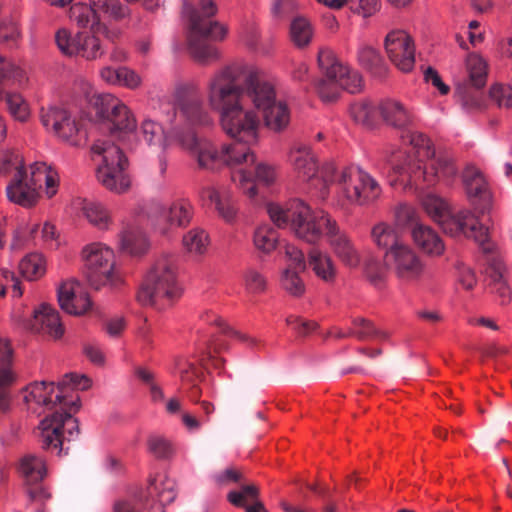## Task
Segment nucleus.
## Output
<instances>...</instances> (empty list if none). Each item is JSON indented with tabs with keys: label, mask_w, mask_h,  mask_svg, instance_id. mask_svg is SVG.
<instances>
[{
	"label": "nucleus",
	"mask_w": 512,
	"mask_h": 512,
	"mask_svg": "<svg viewBox=\"0 0 512 512\" xmlns=\"http://www.w3.org/2000/svg\"><path fill=\"white\" fill-rule=\"evenodd\" d=\"M244 95L263 110L268 128H286L290 123L287 105L275 103L274 87L261 80L256 68L234 63L217 72L209 83V103L219 113L222 128H258L257 114L243 109Z\"/></svg>",
	"instance_id": "nucleus-1"
},
{
	"label": "nucleus",
	"mask_w": 512,
	"mask_h": 512,
	"mask_svg": "<svg viewBox=\"0 0 512 512\" xmlns=\"http://www.w3.org/2000/svg\"><path fill=\"white\" fill-rule=\"evenodd\" d=\"M267 212L277 227L289 228L297 238L309 244H316L325 235L333 253L345 266L355 268L360 264L359 252L328 213L312 211L300 200L290 202L285 208L268 204Z\"/></svg>",
	"instance_id": "nucleus-2"
},
{
	"label": "nucleus",
	"mask_w": 512,
	"mask_h": 512,
	"mask_svg": "<svg viewBox=\"0 0 512 512\" xmlns=\"http://www.w3.org/2000/svg\"><path fill=\"white\" fill-rule=\"evenodd\" d=\"M401 136L415 150L417 159L401 151L393 152L379 165L380 171L387 175L390 184L397 181L418 185L420 181L433 184L440 176L453 178L457 168L453 158L447 152H436L430 139L420 130H404Z\"/></svg>",
	"instance_id": "nucleus-3"
},
{
	"label": "nucleus",
	"mask_w": 512,
	"mask_h": 512,
	"mask_svg": "<svg viewBox=\"0 0 512 512\" xmlns=\"http://www.w3.org/2000/svg\"><path fill=\"white\" fill-rule=\"evenodd\" d=\"M231 142L223 145L219 160L213 170L221 164L231 169V180L248 197L257 195L256 182L269 186L276 180L277 173L273 166L266 163L255 165V155L251 147L257 144L258 130H227Z\"/></svg>",
	"instance_id": "nucleus-4"
},
{
	"label": "nucleus",
	"mask_w": 512,
	"mask_h": 512,
	"mask_svg": "<svg viewBox=\"0 0 512 512\" xmlns=\"http://www.w3.org/2000/svg\"><path fill=\"white\" fill-rule=\"evenodd\" d=\"M135 130H105L91 147L94 155L101 156L96 168L97 181L107 190L123 194L130 189L129 161L125 150L131 147Z\"/></svg>",
	"instance_id": "nucleus-5"
},
{
	"label": "nucleus",
	"mask_w": 512,
	"mask_h": 512,
	"mask_svg": "<svg viewBox=\"0 0 512 512\" xmlns=\"http://www.w3.org/2000/svg\"><path fill=\"white\" fill-rule=\"evenodd\" d=\"M181 295L176 258L163 254L152 265L137 293L141 305L164 309Z\"/></svg>",
	"instance_id": "nucleus-6"
},
{
	"label": "nucleus",
	"mask_w": 512,
	"mask_h": 512,
	"mask_svg": "<svg viewBox=\"0 0 512 512\" xmlns=\"http://www.w3.org/2000/svg\"><path fill=\"white\" fill-rule=\"evenodd\" d=\"M422 207L443 232L451 237L464 236L477 243H483L488 238V228L478 221L470 209L453 212L445 199L433 193L423 196Z\"/></svg>",
	"instance_id": "nucleus-7"
},
{
	"label": "nucleus",
	"mask_w": 512,
	"mask_h": 512,
	"mask_svg": "<svg viewBox=\"0 0 512 512\" xmlns=\"http://www.w3.org/2000/svg\"><path fill=\"white\" fill-rule=\"evenodd\" d=\"M144 140L155 150H164L179 144L189 150L197 159L200 168L213 170L219 160L213 145L200 136L196 130H142Z\"/></svg>",
	"instance_id": "nucleus-8"
},
{
	"label": "nucleus",
	"mask_w": 512,
	"mask_h": 512,
	"mask_svg": "<svg viewBox=\"0 0 512 512\" xmlns=\"http://www.w3.org/2000/svg\"><path fill=\"white\" fill-rule=\"evenodd\" d=\"M339 201L342 205L367 206L381 196L378 181L363 169L355 166L344 168L338 178Z\"/></svg>",
	"instance_id": "nucleus-9"
},
{
	"label": "nucleus",
	"mask_w": 512,
	"mask_h": 512,
	"mask_svg": "<svg viewBox=\"0 0 512 512\" xmlns=\"http://www.w3.org/2000/svg\"><path fill=\"white\" fill-rule=\"evenodd\" d=\"M41 447L61 455L64 441H71L79 434V424L70 412H54L46 416L39 425Z\"/></svg>",
	"instance_id": "nucleus-10"
},
{
	"label": "nucleus",
	"mask_w": 512,
	"mask_h": 512,
	"mask_svg": "<svg viewBox=\"0 0 512 512\" xmlns=\"http://www.w3.org/2000/svg\"><path fill=\"white\" fill-rule=\"evenodd\" d=\"M83 258L85 277L91 287L98 290L107 284L115 285L114 253L109 247L100 243L91 244L84 248Z\"/></svg>",
	"instance_id": "nucleus-11"
},
{
	"label": "nucleus",
	"mask_w": 512,
	"mask_h": 512,
	"mask_svg": "<svg viewBox=\"0 0 512 512\" xmlns=\"http://www.w3.org/2000/svg\"><path fill=\"white\" fill-rule=\"evenodd\" d=\"M385 262L402 281H414L421 277L424 264L417 253L406 243L388 250Z\"/></svg>",
	"instance_id": "nucleus-12"
},
{
	"label": "nucleus",
	"mask_w": 512,
	"mask_h": 512,
	"mask_svg": "<svg viewBox=\"0 0 512 512\" xmlns=\"http://www.w3.org/2000/svg\"><path fill=\"white\" fill-rule=\"evenodd\" d=\"M390 61L402 72H410L415 65V45L413 38L404 30L389 32L384 41Z\"/></svg>",
	"instance_id": "nucleus-13"
},
{
	"label": "nucleus",
	"mask_w": 512,
	"mask_h": 512,
	"mask_svg": "<svg viewBox=\"0 0 512 512\" xmlns=\"http://www.w3.org/2000/svg\"><path fill=\"white\" fill-rule=\"evenodd\" d=\"M39 179L33 171V164L30 166V173L26 170H18L12 181L6 188L7 197L23 207H31L36 204L39 198Z\"/></svg>",
	"instance_id": "nucleus-14"
},
{
	"label": "nucleus",
	"mask_w": 512,
	"mask_h": 512,
	"mask_svg": "<svg viewBox=\"0 0 512 512\" xmlns=\"http://www.w3.org/2000/svg\"><path fill=\"white\" fill-rule=\"evenodd\" d=\"M484 254L483 261L486 265L485 272L491 279L493 292L501 298V304H507L510 300L511 291L504 278V266L499 254L495 251L494 244L487 240L478 243Z\"/></svg>",
	"instance_id": "nucleus-15"
},
{
	"label": "nucleus",
	"mask_w": 512,
	"mask_h": 512,
	"mask_svg": "<svg viewBox=\"0 0 512 512\" xmlns=\"http://www.w3.org/2000/svg\"><path fill=\"white\" fill-rule=\"evenodd\" d=\"M19 472L27 486V494L31 500L38 499L43 494L39 484L47 475L45 460L35 454L28 453L19 461Z\"/></svg>",
	"instance_id": "nucleus-16"
},
{
	"label": "nucleus",
	"mask_w": 512,
	"mask_h": 512,
	"mask_svg": "<svg viewBox=\"0 0 512 512\" xmlns=\"http://www.w3.org/2000/svg\"><path fill=\"white\" fill-rule=\"evenodd\" d=\"M158 211L154 226L163 235L168 233L169 227L187 226L193 217V205L188 199H178L169 209L158 208Z\"/></svg>",
	"instance_id": "nucleus-17"
},
{
	"label": "nucleus",
	"mask_w": 512,
	"mask_h": 512,
	"mask_svg": "<svg viewBox=\"0 0 512 512\" xmlns=\"http://www.w3.org/2000/svg\"><path fill=\"white\" fill-rule=\"evenodd\" d=\"M60 307L69 314L81 315L89 310L91 301L77 281L64 282L58 289Z\"/></svg>",
	"instance_id": "nucleus-18"
},
{
	"label": "nucleus",
	"mask_w": 512,
	"mask_h": 512,
	"mask_svg": "<svg viewBox=\"0 0 512 512\" xmlns=\"http://www.w3.org/2000/svg\"><path fill=\"white\" fill-rule=\"evenodd\" d=\"M213 17L202 15L200 10L189 13V36L209 38L211 41L222 42L228 35V26Z\"/></svg>",
	"instance_id": "nucleus-19"
},
{
	"label": "nucleus",
	"mask_w": 512,
	"mask_h": 512,
	"mask_svg": "<svg viewBox=\"0 0 512 512\" xmlns=\"http://www.w3.org/2000/svg\"><path fill=\"white\" fill-rule=\"evenodd\" d=\"M289 161L297 173L304 179L310 180L318 173V162L311 148L296 142L290 149Z\"/></svg>",
	"instance_id": "nucleus-20"
},
{
	"label": "nucleus",
	"mask_w": 512,
	"mask_h": 512,
	"mask_svg": "<svg viewBox=\"0 0 512 512\" xmlns=\"http://www.w3.org/2000/svg\"><path fill=\"white\" fill-rule=\"evenodd\" d=\"M378 111L387 126L407 128L416 125L413 115L398 101L383 100L378 105Z\"/></svg>",
	"instance_id": "nucleus-21"
},
{
	"label": "nucleus",
	"mask_w": 512,
	"mask_h": 512,
	"mask_svg": "<svg viewBox=\"0 0 512 512\" xmlns=\"http://www.w3.org/2000/svg\"><path fill=\"white\" fill-rule=\"evenodd\" d=\"M32 327L35 331L54 339L60 338L64 333L59 313L48 304H42L35 310Z\"/></svg>",
	"instance_id": "nucleus-22"
},
{
	"label": "nucleus",
	"mask_w": 512,
	"mask_h": 512,
	"mask_svg": "<svg viewBox=\"0 0 512 512\" xmlns=\"http://www.w3.org/2000/svg\"><path fill=\"white\" fill-rule=\"evenodd\" d=\"M414 243L424 253L431 256H440L444 252L445 245L441 237L430 226L416 224L411 230Z\"/></svg>",
	"instance_id": "nucleus-23"
},
{
	"label": "nucleus",
	"mask_w": 512,
	"mask_h": 512,
	"mask_svg": "<svg viewBox=\"0 0 512 512\" xmlns=\"http://www.w3.org/2000/svg\"><path fill=\"white\" fill-rule=\"evenodd\" d=\"M462 181L471 202L484 200L489 197L488 182L479 168L473 164H467L463 173Z\"/></svg>",
	"instance_id": "nucleus-24"
},
{
	"label": "nucleus",
	"mask_w": 512,
	"mask_h": 512,
	"mask_svg": "<svg viewBox=\"0 0 512 512\" xmlns=\"http://www.w3.org/2000/svg\"><path fill=\"white\" fill-rule=\"evenodd\" d=\"M360 66L366 69L376 78H385L388 73V67L380 52L372 46H362L357 54Z\"/></svg>",
	"instance_id": "nucleus-25"
},
{
	"label": "nucleus",
	"mask_w": 512,
	"mask_h": 512,
	"mask_svg": "<svg viewBox=\"0 0 512 512\" xmlns=\"http://www.w3.org/2000/svg\"><path fill=\"white\" fill-rule=\"evenodd\" d=\"M207 40L209 38L188 36V49L191 56L195 61L203 65L217 61L221 57L218 48Z\"/></svg>",
	"instance_id": "nucleus-26"
},
{
	"label": "nucleus",
	"mask_w": 512,
	"mask_h": 512,
	"mask_svg": "<svg viewBox=\"0 0 512 512\" xmlns=\"http://www.w3.org/2000/svg\"><path fill=\"white\" fill-rule=\"evenodd\" d=\"M201 196L215 204L219 215L227 222L232 221L236 216V208L232 196L227 191H219L213 187H205Z\"/></svg>",
	"instance_id": "nucleus-27"
},
{
	"label": "nucleus",
	"mask_w": 512,
	"mask_h": 512,
	"mask_svg": "<svg viewBox=\"0 0 512 512\" xmlns=\"http://www.w3.org/2000/svg\"><path fill=\"white\" fill-rule=\"evenodd\" d=\"M318 65L323 74V80L340 83V78L347 74L346 66H343L331 50L323 49L318 52Z\"/></svg>",
	"instance_id": "nucleus-28"
},
{
	"label": "nucleus",
	"mask_w": 512,
	"mask_h": 512,
	"mask_svg": "<svg viewBox=\"0 0 512 512\" xmlns=\"http://www.w3.org/2000/svg\"><path fill=\"white\" fill-rule=\"evenodd\" d=\"M78 47L74 48L75 56H80L88 61L100 58L104 54L101 40L89 32H77Z\"/></svg>",
	"instance_id": "nucleus-29"
},
{
	"label": "nucleus",
	"mask_w": 512,
	"mask_h": 512,
	"mask_svg": "<svg viewBox=\"0 0 512 512\" xmlns=\"http://www.w3.org/2000/svg\"><path fill=\"white\" fill-rule=\"evenodd\" d=\"M180 110L187 124L191 126H210L213 121L203 108V103L198 98L182 101Z\"/></svg>",
	"instance_id": "nucleus-30"
},
{
	"label": "nucleus",
	"mask_w": 512,
	"mask_h": 512,
	"mask_svg": "<svg viewBox=\"0 0 512 512\" xmlns=\"http://www.w3.org/2000/svg\"><path fill=\"white\" fill-rule=\"evenodd\" d=\"M54 385V382L45 381L30 384L25 390L24 401L26 403L35 402L50 409L53 408L56 404H59L56 398L53 400L51 397Z\"/></svg>",
	"instance_id": "nucleus-31"
},
{
	"label": "nucleus",
	"mask_w": 512,
	"mask_h": 512,
	"mask_svg": "<svg viewBox=\"0 0 512 512\" xmlns=\"http://www.w3.org/2000/svg\"><path fill=\"white\" fill-rule=\"evenodd\" d=\"M120 246L123 251L138 255L147 250L148 241L139 227L129 226L121 233Z\"/></svg>",
	"instance_id": "nucleus-32"
},
{
	"label": "nucleus",
	"mask_w": 512,
	"mask_h": 512,
	"mask_svg": "<svg viewBox=\"0 0 512 512\" xmlns=\"http://www.w3.org/2000/svg\"><path fill=\"white\" fill-rule=\"evenodd\" d=\"M41 123L45 127L65 128L75 126V119L64 107L49 106L40 109Z\"/></svg>",
	"instance_id": "nucleus-33"
},
{
	"label": "nucleus",
	"mask_w": 512,
	"mask_h": 512,
	"mask_svg": "<svg viewBox=\"0 0 512 512\" xmlns=\"http://www.w3.org/2000/svg\"><path fill=\"white\" fill-rule=\"evenodd\" d=\"M308 261L310 267L318 277L326 282L334 279L336 270L334 263L328 254L316 248H312L308 253Z\"/></svg>",
	"instance_id": "nucleus-34"
},
{
	"label": "nucleus",
	"mask_w": 512,
	"mask_h": 512,
	"mask_svg": "<svg viewBox=\"0 0 512 512\" xmlns=\"http://www.w3.org/2000/svg\"><path fill=\"white\" fill-rule=\"evenodd\" d=\"M97 10L98 9L92 5L91 2L89 4L77 2L72 4L70 7L69 18L80 28H87L88 26L93 27L95 24H99L100 22Z\"/></svg>",
	"instance_id": "nucleus-35"
},
{
	"label": "nucleus",
	"mask_w": 512,
	"mask_h": 512,
	"mask_svg": "<svg viewBox=\"0 0 512 512\" xmlns=\"http://www.w3.org/2000/svg\"><path fill=\"white\" fill-rule=\"evenodd\" d=\"M81 212L91 225L100 230L108 229L111 223L108 210L99 202L84 200Z\"/></svg>",
	"instance_id": "nucleus-36"
},
{
	"label": "nucleus",
	"mask_w": 512,
	"mask_h": 512,
	"mask_svg": "<svg viewBox=\"0 0 512 512\" xmlns=\"http://www.w3.org/2000/svg\"><path fill=\"white\" fill-rule=\"evenodd\" d=\"M91 3L116 23L131 20L132 10L120 0H91Z\"/></svg>",
	"instance_id": "nucleus-37"
},
{
	"label": "nucleus",
	"mask_w": 512,
	"mask_h": 512,
	"mask_svg": "<svg viewBox=\"0 0 512 512\" xmlns=\"http://www.w3.org/2000/svg\"><path fill=\"white\" fill-rule=\"evenodd\" d=\"M371 237L373 242L379 248L386 250V252L403 244L396 230L389 224L383 222L378 223L372 228Z\"/></svg>",
	"instance_id": "nucleus-38"
},
{
	"label": "nucleus",
	"mask_w": 512,
	"mask_h": 512,
	"mask_svg": "<svg viewBox=\"0 0 512 512\" xmlns=\"http://www.w3.org/2000/svg\"><path fill=\"white\" fill-rule=\"evenodd\" d=\"M119 99L110 93L94 94L89 104L95 111L96 123L107 125L110 113L113 111Z\"/></svg>",
	"instance_id": "nucleus-39"
},
{
	"label": "nucleus",
	"mask_w": 512,
	"mask_h": 512,
	"mask_svg": "<svg viewBox=\"0 0 512 512\" xmlns=\"http://www.w3.org/2000/svg\"><path fill=\"white\" fill-rule=\"evenodd\" d=\"M376 108L370 99H361L355 101L349 106V115L354 124L361 126L373 125Z\"/></svg>",
	"instance_id": "nucleus-40"
},
{
	"label": "nucleus",
	"mask_w": 512,
	"mask_h": 512,
	"mask_svg": "<svg viewBox=\"0 0 512 512\" xmlns=\"http://www.w3.org/2000/svg\"><path fill=\"white\" fill-rule=\"evenodd\" d=\"M291 40L298 48L308 46L313 37V28L305 17H296L290 25Z\"/></svg>",
	"instance_id": "nucleus-41"
},
{
	"label": "nucleus",
	"mask_w": 512,
	"mask_h": 512,
	"mask_svg": "<svg viewBox=\"0 0 512 512\" xmlns=\"http://www.w3.org/2000/svg\"><path fill=\"white\" fill-rule=\"evenodd\" d=\"M182 242L189 253L202 255L207 251L209 236L204 229L196 227L183 236Z\"/></svg>",
	"instance_id": "nucleus-42"
},
{
	"label": "nucleus",
	"mask_w": 512,
	"mask_h": 512,
	"mask_svg": "<svg viewBox=\"0 0 512 512\" xmlns=\"http://www.w3.org/2000/svg\"><path fill=\"white\" fill-rule=\"evenodd\" d=\"M467 70L469 74V83L476 89H481L487 82V64L476 54H471L467 58Z\"/></svg>",
	"instance_id": "nucleus-43"
},
{
	"label": "nucleus",
	"mask_w": 512,
	"mask_h": 512,
	"mask_svg": "<svg viewBox=\"0 0 512 512\" xmlns=\"http://www.w3.org/2000/svg\"><path fill=\"white\" fill-rule=\"evenodd\" d=\"M278 233L270 225L259 226L253 236V243L257 250L268 254L272 252L277 245Z\"/></svg>",
	"instance_id": "nucleus-44"
},
{
	"label": "nucleus",
	"mask_w": 512,
	"mask_h": 512,
	"mask_svg": "<svg viewBox=\"0 0 512 512\" xmlns=\"http://www.w3.org/2000/svg\"><path fill=\"white\" fill-rule=\"evenodd\" d=\"M16 379L14 364H0V412L8 409L9 390Z\"/></svg>",
	"instance_id": "nucleus-45"
},
{
	"label": "nucleus",
	"mask_w": 512,
	"mask_h": 512,
	"mask_svg": "<svg viewBox=\"0 0 512 512\" xmlns=\"http://www.w3.org/2000/svg\"><path fill=\"white\" fill-rule=\"evenodd\" d=\"M19 270L23 277L35 280L45 273V262L41 254L32 253L24 257L19 263Z\"/></svg>",
	"instance_id": "nucleus-46"
},
{
	"label": "nucleus",
	"mask_w": 512,
	"mask_h": 512,
	"mask_svg": "<svg viewBox=\"0 0 512 512\" xmlns=\"http://www.w3.org/2000/svg\"><path fill=\"white\" fill-rule=\"evenodd\" d=\"M107 124L113 128H137V121L131 110L120 100L110 113Z\"/></svg>",
	"instance_id": "nucleus-47"
},
{
	"label": "nucleus",
	"mask_w": 512,
	"mask_h": 512,
	"mask_svg": "<svg viewBox=\"0 0 512 512\" xmlns=\"http://www.w3.org/2000/svg\"><path fill=\"white\" fill-rule=\"evenodd\" d=\"M174 368L179 372L184 387L199 381L201 372L194 363L189 362L186 358L182 356L175 357Z\"/></svg>",
	"instance_id": "nucleus-48"
},
{
	"label": "nucleus",
	"mask_w": 512,
	"mask_h": 512,
	"mask_svg": "<svg viewBox=\"0 0 512 512\" xmlns=\"http://www.w3.org/2000/svg\"><path fill=\"white\" fill-rule=\"evenodd\" d=\"M33 171H35L36 178L39 179V188L41 187V183L44 181L48 197L54 196L57 191L56 187L58 183L56 173L53 172L44 162H34Z\"/></svg>",
	"instance_id": "nucleus-49"
},
{
	"label": "nucleus",
	"mask_w": 512,
	"mask_h": 512,
	"mask_svg": "<svg viewBox=\"0 0 512 512\" xmlns=\"http://www.w3.org/2000/svg\"><path fill=\"white\" fill-rule=\"evenodd\" d=\"M353 328L350 334L356 336L359 340H368L372 338H385L386 334L379 331L374 325L364 318H356L352 321Z\"/></svg>",
	"instance_id": "nucleus-50"
},
{
	"label": "nucleus",
	"mask_w": 512,
	"mask_h": 512,
	"mask_svg": "<svg viewBox=\"0 0 512 512\" xmlns=\"http://www.w3.org/2000/svg\"><path fill=\"white\" fill-rule=\"evenodd\" d=\"M6 102L11 115L21 123L27 121L30 116L28 104L17 93H7Z\"/></svg>",
	"instance_id": "nucleus-51"
},
{
	"label": "nucleus",
	"mask_w": 512,
	"mask_h": 512,
	"mask_svg": "<svg viewBox=\"0 0 512 512\" xmlns=\"http://www.w3.org/2000/svg\"><path fill=\"white\" fill-rule=\"evenodd\" d=\"M243 283L246 291L251 294L263 293L266 289L265 276L254 268H248L242 275Z\"/></svg>",
	"instance_id": "nucleus-52"
},
{
	"label": "nucleus",
	"mask_w": 512,
	"mask_h": 512,
	"mask_svg": "<svg viewBox=\"0 0 512 512\" xmlns=\"http://www.w3.org/2000/svg\"><path fill=\"white\" fill-rule=\"evenodd\" d=\"M301 270H294L290 267L285 269L282 275V287L292 296H301L305 291V286L298 273Z\"/></svg>",
	"instance_id": "nucleus-53"
},
{
	"label": "nucleus",
	"mask_w": 512,
	"mask_h": 512,
	"mask_svg": "<svg viewBox=\"0 0 512 512\" xmlns=\"http://www.w3.org/2000/svg\"><path fill=\"white\" fill-rule=\"evenodd\" d=\"M69 376H79V375L76 373H68V374L64 375L63 379L61 381H59L57 384V388L60 393L58 395H56V400L63 407L69 406V411L75 412L79 408V404H78L79 399L73 400L68 404L65 402V398H66L65 392H66V389H68V388L76 390V388L78 386V379H71Z\"/></svg>",
	"instance_id": "nucleus-54"
},
{
	"label": "nucleus",
	"mask_w": 512,
	"mask_h": 512,
	"mask_svg": "<svg viewBox=\"0 0 512 512\" xmlns=\"http://www.w3.org/2000/svg\"><path fill=\"white\" fill-rule=\"evenodd\" d=\"M207 322L218 326L221 329L222 333L229 335V336L236 337L240 341L246 343L250 347H258L259 346L260 341L258 339L233 330L232 328H230L228 325L225 324V322L222 318H220L219 316H217L215 314L207 315Z\"/></svg>",
	"instance_id": "nucleus-55"
},
{
	"label": "nucleus",
	"mask_w": 512,
	"mask_h": 512,
	"mask_svg": "<svg viewBox=\"0 0 512 512\" xmlns=\"http://www.w3.org/2000/svg\"><path fill=\"white\" fill-rule=\"evenodd\" d=\"M55 42L63 55L75 56L74 48L78 47L77 33L72 35L68 29L61 28L55 33Z\"/></svg>",
	"instance_id": "nucleus-56"
},
{
	"label": "nucleus",
	"mask_w": 512,
	"mask_h": 512,
	"mask_svg": "<svg viewBox=\"0 0 512 512\" xmlns=\"http://www.w3.org/2000/svg\"><path fill=\"white\" fill-rule=\"evenodd\" d=\"M55 137L71 147H83L88 141L87 130H53Z\"/></svg>",
	"instance_id": "nucleus-57"
},
{
	"label": "nucleus",
	"mask_w": 512,
	"mask_h": 512,
	"mask_svg": "<svg viewBox=\"0 0 512 512\" xmlns=\"http://www.w3.org/2000/svg\"><path fill=\"white\" fill-rule=\"evenodd\" d=\"M489 97L498 108L512 107V87L503 84H494L489 89Z\"/></svg>",
	"instance_id": "nucleus-58"
},
{
	"label": "nucleus",
	"mask_w": 512,
	"mask_h": 512,
	"mask_svg": "<svg viewBox=\"0 0 512 512\" xmlns=\"http://www.w3.org/2000/svg\"><path fill=\"white\" fill-rule=\"evenodd\" d=\"M316 88L320 99L327 104L336 102L342 89L340 83L323 79L319 80Z\"/></svg>",
	"instance_id": "nucleus-59"
},
{
	"label": "nucleus",
	"mask_w": 512,
	"mask_h": 512,
	"mask_svg": "<svg viewBox=\"0 0 512 512\" xmlns=\"http://www.w3.org/2000/svg\"><path fill=\"white\" fill-rule=\"evenodd\" d=\"M394 217L396 224L401 227L410 226L412 229L416 224H420L416 210L405 203L399 204L395 208Z\"/></svg>",
	"instance_id": "nucleus-60"
},
{
	"label": "nucleus",
	"mask_w": 512,
	"mask_h": 512,
	"mask_svg": "<svg viewBox=\"0 0 512 512\" xmlns=\"http://www.w3.org/2000/svg\"><path fill=\"white\" fill-rule=\"evenodd\" d=\"M176 109L170 105H163L160 111L154 116V118H146L142 122L143 126L156 125L160 127L172 125L176 118Z\"/></svg>",
	"instance_id": "nucleus-61"
},
{
	"label": "nucleus",
	"mask_w": 512,
	"mask_h": 512,
	"mask_svg": "<svg viewBox=\"0 0 512 512\" xmlns=\"http://www.w3.org/2000/svg\"><path fill=\"white\" fill-rule=\"evenodd\" d=\"M149 451L158 459H167L172 454L170 442L159 435L150 436L148 440Z\"/></svg>",
	"instance_id": "nucleus-62"
},
{
	"label": "nucleus",
	"mask_w": 512,
	"mask_h": 512,
	"mask_svg": "<svg viewBox=\"0 0 512 512\" xmlns=\"http://www.w3.org/2000/svg\"><path fill=\"white\" fill-rule=\"evenodd\" d=\"M385 274L386 268L379 260L374 258L367 260L365 264V275L373 285H381L384 281Z\"/></svg>",
	"instance_id": "nucleus-63"
},
{
	"label": "nucleus",
	"mask_w": 512,
	"mask_h": 512,
	"mask_svg": "<svg viewBox=\"0 0 512 512\" xmlns=\"http://www.w3.org/2000/svg\"><path fill=\"white\" fill-rule=\"evenodd\" d=\"M340 85L343 90L351 94L360 93L363 90V78L357 71H351L347 68V74L340 78Z\"/></svg>",
	"instance_id": "nucleus-64"
}]
</instances>
